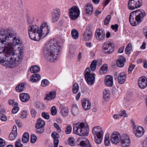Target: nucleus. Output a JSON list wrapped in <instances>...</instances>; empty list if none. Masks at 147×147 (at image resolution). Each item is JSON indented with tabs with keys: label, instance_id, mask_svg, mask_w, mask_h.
Wrapping results in <instances>:
<instances>
[{
	"label": "nucleus",
	"instance_id": "nucleus-24",
	"mask_svg": "<svg viewBox=\"0 0 147 147\" xmlns=\"http://www.w3.org/2000/svg\"><path fill=\"white\" fill-rule=\"evenodd\" d=\"M126 75L124 73H120L118 77V80L119 83L120 84H123L126 79Z\"/></svg>",
	"mask_w": 147,
	"mask_h": 147
},
{
	"label": "nucleus",
	"instance_id": "nucleus-51",
	"mask_svg": "<svg viewBox=\"0 0 147 147\" xmlns=\"http://www.w3.org/2000/svg\"><path fill=\"white\" fill-rule=\"evenodd\" d=\"M24 88V83L19 84V92H22Z\"/></svg>",
	"mask_w": 147,
	"mask_h": 147
},
{
	"label": "nucleus",
	"instance_id": "nucleus-2",
	"mask_svg": "<svg viewBox=\"0 0 147 147\" xmlns=\"http://www.w3.org/2000/svg\"><path fill=\"white\" fill-rule=\"evenodd\" d=\"M60 48L57 42L53 40H50L43 49V54L45 58L50 61L56 60Z\"/></svg>",
	"mask_w": 147,
	"mask_h": 147
},
{
	"label": "nucleus",
	"instance_id": "nucleus-54",
	"mask_svg": "<svg viewBox=\"0 0 147 147\" xmlns=\"http://www.w3.org/2000/svg\"><path fill=\"white\" fill-rule=\"evenodd\" d=\"M8 103L10 105H13L15 106H18V103L17 102H15L14 100H9L8 101Z\"/></svg>",
	"mask_w": 147,
	"mask_h": 147
},
{
	"label": "nucleus",
	"instance_id": "nucleus-17",
	"mask_svg": "<svg viewBox=\"0 0 147 147\" xmlns=\"http://www.w3.org/2000/svg\"><path fill=\"white\" fill-rule=\"evenodd\" d=\"M82 107L85 110H88L91 107V102L88 99H83L81 101Z\"/></svg>",
	"mask_w": 147,
	"mask_h": 147
},
{
	"label": "nucleus",
	"instance_id": "nucleus-58",
	"mask_svg": "<svg viewBox=\"0 0 147 147\" xmlns=\"http://www.w3.org/2000/svg\"><path fill=\"white\" fill-rule=\"evenodd\" d=\"M5 140L0 138V147H3L5 145Z\"/></svg>",
	"mask_w": 147,
	"mask_h": 147
},
{
	"label": "nucleus",
	"instance_id": "nucleus-45",
	"mask_svg": "<svg viewBox=\"0 0 147 147\" xmlns=\"http://www.w3.org/2000/svg\"><path fill=\"white\" fill-rule=\"evenodd\" d=\"M27 115V112L25 111H23L21 113L20 117L22 119L26 118Z\"/></svg>",
	"mask_w": 147,
	"mask_h": 147
},
{
	"label": "nucleus",
	"instance_id": "nucleus-31",
	"mask_svg": "<svg viewBox=\"0 0 147 147\" xmlns=\"http://www.w3.org/2000/svg\"><path fill=\"white\" fill-rule=\"evenodd\" d=\"M55 95L56 92L55 91L51 92L47 96L46 98L48 100H51L55 98Z\"/></svg>",
	"mask_w": 147,
	"mask_h": 147
},
{
	"label": "nucleus",
	"instance_id": "nucleus-1",
	"mask_svg": "<svg viewBox=\"0 0 147 147\" xmlns=\"http://www.w3.org/2000/svg\"><path fill=\"white\" fill-rule=\"evenodd\" d=\"M12 32L1 30L0 31V63L9 68H13L18 61V55L15 54L13 47L18 45V40L13 38Z\"/></svg>",
	"mask_w": 147,
	"mask_h": 147
},
{
	"label": "nucleus",
	"instance_id": "nucleus-44",
	"mask_svg": "<svg viewBox=\"0 0 147 147\" xmlns=\"http://www.w3.org/2000/svg\"><path fill=\"white\" fill-rule=\"evenodd\" d=\"M49 82L46 79L43 80L41 83V85L43 87H45L49 84Z\"/></svg>",
	"mask_w": 147,
	"mask_h": 147
},
{
	"label": "nucleus",
	"instance_id": "nucleus-50",
	"mask_svg": "<svg viewBox=\"0 0 147 147\" xmlns=\"http://www.w3.org/2000/svg\"><path fill=\"white\" fill-rule=\"evenodd\" d=\"M30 113L32 116L34 118H35L37 114V112L34 109H32L30 110Z\"/></svg>",
	"mask_w": 147,
	"mask_h": 147
},
{
	"label": "nucleus",
	"instance_id": "nucleus-35",
	"mask_svg": "<svg viewBox=\"0 0 147 147\" xmlns=\"http://www.w3.org/2000/svg\"><path fill=\"white\" fill-rule=\"evenodd\" d=\"M79 86L78 84H74L73 86L72 92L74 94H76L79 90Z\"/></svg>",
	"mask_w": 147,
	"mask_h": 147
},
{
	"label": "nucleus",
	"instance_id": "nucleus-37",
	"mask_svg": "<svg viewBox=\"0 0 147 147\" xmlns=\"http://www.w3.org/2000/svg\"><path fill=\"white\" fill-rule=\"evenodd\" d=\"M72 112L73 115L74 116L76 115L79 112L78 108L75 105H74L72 108Z\"/></svg>",
	"mask_w": 147,
	"mask_h": 147
},
{
	"label": "nucleus",
	"instance_id": "nucleus-16",
	"mask_svg": "<svg viewBox=\"0 0 147 147\" xmlns=\"http://www.w3.org/2000/svg\"><path fill=\"white\" fill-rule=\"evenodd\" d=\"M139 87L141 89H144L147 86V80L145 77H140L138 80Z\"/></svg>",
	"mask_w": 147,
	"mask_h": 147
},
{
	"label": "nucleus",
	"instance_id": "nucleus-4",
	"mask_svg": "<svg viewBox=\"0 0 147 147\" xmlns=\"http://www.w3.org/2000/svg\"><path fill=\"white\" fill-rule=\"evenodd\" d=\"M74 133L81 136H87L89 129L86 127L84 123L78 122L73 125Z\"/></svg>",
	"mask_w": 147,
	"mask_h": 147
},
{
	"label": "nucleus",
	"instance_id": "nucleus-32",
	"mask_svg": "<svg viewBox=\"0 0 147 147\" xmlns=\"http://www.w3.org/2000/svg\"><path fill=\"white\" fill-rule=\"evenodd\" d=\"M29 135L28 133H25L22 138V141L24 143L27 142L29 140Z\"/></svg>",
	"mask_w": 147,
	"mask_h": 147
},
{
	"label": "nucleus",
	"instance_id": "nucleus-21",
	"mask_svg": "<svg viewBox=\"0 0 147 147\" xmlns=\"http://www.w3.org/2000/svg\"><path fill=\"white\" fill-rule=\"evenodd\" d=\"M105 84L106 86H111L113 84V77L111 76H106L105 80Z\"/></svg>",
	"mask_w": 147,
	"mask_h": 147
},
{
	"label": "nucleus",
	"instance_id": "nucleus-52",
	"mask_svg": "<svg viewBox=\"0 0 147 147\" xmlns=\"http://www.w3.org/2000/svg\"><path fill=\"white\" fill-rule=\"evenodd\" d=\"M51 113L52 115H56L57 112L56 108L55 106H53L51 109Z\"/></svg>",
	"mask_w": 147,
	"mask_h": 147
},
{
	"label": "nucleus",
	"instance_id": "nucleus-8",
	"mask_svg": "<svg viewBox=\"0 0 147 147\" xmlns=\"http://www.w3.org/2000/svg\"><path fill=\"white\" fill-rule=\"evenodd\" d=\"M114 45L111 42L107 41L104 43L102 51L105 53L111 54L114 51Z\"/></svg>",
	"mask_w": 147,
	"mask_h": 147
},
{
	"label": "nucleus",
	"instance_id": "nucleus-23",
	"mask_svg": "<svg viewBox=\"0 0 147 147\" xmlns=\"http://www.w3.org/2000/svg\"><path fill=\"white\" fill-rule=\"evenodd\" d=\"M20 99L23 102H26L28 101L30 99V96L27 93H22L20 96Z\"/></svg>",
	"mask_w": 147,
	"mask_h": 147
},
{
	"label": "nucleus",
	"instance_id": "nucleus-18",
	"mask_svg": "<svg viewBox=\"0 0 147 147\" xmlns=\"http://www.w3.org/2000/svg\"><path fill=\"white\" fill-rule=\"evenodd\" d=\"M85 13L88 16L91 15L93 12V7L92 5L90 3L86 4L85 7Z\"/></svg>",
	"mask_w": 147,
	"mask_h": 147
},
{
	"label": "nucleus",
	"instance_id": "nucleus-34",
	"mask_svg": "<svg viewBox=\"0 0 147 147\" xmlns=\"http://www.w3.org/2000/svg\"><path fill=\"white\" fill-rule=\"evenodd\" d=\"M103 98L105 100L107 101L109 99L110 94L108 91L105 90L103 92Z\"/></svg>",
	"mask_w": 147,
	"mask_h": 147
},
{
	"label": "nucleus",
	"instance_id": "nucleus-56",
	"mask_svg": "<svg viewBox=\"0 0 147 147\" xmlns=\"http://www.w3.org/2000/svg\"><path fill=\"white\" fill-rule=\"evenodd\" d=\"M118 25L116 24L115 25H112L111 26V28L114 30L115 32H116L118 30Z\"/></svg>",
	"mask_w": 147,
	"mask_h": 147
},
{
	"label": "nucleus",
	"instance_id": "nucleus-3",
	"mask_svg": "<svg viewBox=\"0 0 147 147\" xmlns=\"http://www.w3.org/2000/svg\"><path fill=\"white\" fill-rule=\"evenodd\" d=\"M145 15V12L142 9L133 11L129 16V22L132 26H136L143 21Z\"/></svg>",
	"mask_w": 147,
	"mask_h": 147
},
{
	"label": "nucleus",
	"instance_id": "nucleus-12",
	"mask_svg": "<svg viewBox=\"0 0 147 147\" xmlns=\"http://www.w3.org/2000/svg\"><path fill=\"white\" fill-rule=\"evenodd\" d=\"M121 138V135L117 131L113 132L111 135V141L115 144H117L119 142Z\"/></svg>",
	"mask_w": 147,
	"mask_h": 147
},
{
	"label": "nucleus",
	"instance_id": "nucleus-43",
	"mask_svg": "<svg viewBox=\"0 0 147 147\" xmlns=\"http://www.w3.org/2000/svg\"><path fill=\"white\" fill-rule=\"evenodd\" d=\"M111 18V17L110 15H108L107 16L104 22L105 25L107 26L109 24V23L110 21Z\"/></svg>",
	"mask_w": 147,
	"mask_h": 147
},
{
	"label": "nucleus",
	"instance_id": "nucleus-62",
	"mask_svg": "<svg viewBox=\"0 0 147 147\" xmlns=\"http://www.w3.org/2000/svg\"><path fill=\"white\" fill-rule=\"evenodd\" d=\"M59 17L58 16H57L53 15L52 18V22H57V20L59 19Z\"/></svg>",
	"mask_w": 147,
	"mask_h": 147
},
{
	"label": "nucleus",
	"instance_id": "nucleus-10",
	"mask_svg": "<svg viewBox=\"0 0 147 147\" xmlns=\"http://www.w3.org/2000/svg\"><path fill=\"white\" fill-rule=\"evenodd\" d=\"M69 14L71 19L75 20L79 17L80 11L77 7L75 6H73L69 9Z\"/></svg>",
	"mask_w": 147,
	"mask_h": 147
},
{
	"label": "nucleus",
	"instance_id": "nucleus-33",
	"mask_svg": "<svg viewBox=\"0 0 147 147\" xmlns=\"http://www.w3.org/2000/svg\"><path fill=\"white\" fill-rule=\"evenodd\" d=\"M72 38L74 39H77L78 36V31L75 29L72 30L71 32Z\"/></svg>",
	"mask_w": 147,
	"mask_h": 147
},
{
	"label": "nucleus",
	"instance_id": "nucleus-61",
	"mask_svg": "<svg viewBox=\"0 0 147 147\" xmlns=\"http://www.w3.org/2000/svg\"><path fill=\"white\" fill-rule=\"evenodd\" d=\"M68 142L70 144L71 146H74L75 144V143L73 140L71 138H69L68 139Z\"/></svg>",
	"mask_w": 147,
	"mask_h": 147
},
{
	"label": "nucleus",
	"instance_id": "nucleus-59",
	"mask_svg": "<svg viewBox=\"0 0 147 147\" xmlns=\"http://www.w3.org/2000/svg\"><path fill=\"white\" fill-rule=\"evenodd\" d=\"M42 115L44 118L48 119L49 118V116L47 113L43 112L42 114Z\"/></svg>",
	"mask_w": 147,
	"mask_h": 147
},
{
	"label": "nucleus",
	"instance_id": "nucleus-42",
	"mask_svg": "<svg viewBox=\"0 0 147 147\" xmlns=\"http://www.w3.org/2000/svg\"><path fill=\"white\" fill-rule=\"evenodd\" d=\"M103 137H94V142L97 144H100L101 143Z\"/></svg>",
	"mask_w": 147,
	"mask_h": 147
},
{
	"label": "nucleus",
	"instance_id": "nucleus-49",
	"mask_svg": "<svg viewBox=\"0 0 147 147\" xmlns=\"http://www.w3.org/2000/svg\"><path fill=\"white\" fill-rule=\"evenodd\" d=\"M30 142L32 143H34L37 140V137L34 134H32L31 136Z\"/></svg>",
	"mask_w": 147,
	"mask_h": 147
},
{
	"label": "nucleus",
	"instance_id": "nucleus-6",
	"mask_svg": "<svg viewBox=\"0 0 147 147\" xmlns=\"http://www.w3.org/2000/svg\"><path fill=\"white\" fill-rule=\"evenodd\" d=\"M90 70L89 68H87L85 73V78L87 83L90 85H93L95 81V77L94 74L90 73Z\"/></svg>",
	"mask_w": 147,
	"mask_h": 147
},
{
	"label": "nucleus",
	"instance_id": "nucleus-26",
	"mask_svg": "<svg viewBox=\"0 0 147 147\" xmlns=\"http://www.w3.org/2000/svg\"><path fill=\"white\" fill-rule=\"evenodd\" d=\"M40 78L41 76L39 74H36L31 76L30 80L32 82H36L40 79Z\"/></svg>",
	"mask_w": 147,
	"mask_h": 147
},
{
	"label": "nucleus",
	"instance_id": "nucleus-14",
	"mask_svg": "<svg viewBox=\"0 0 147 147\" xmlns=\"http://www.w3.org/2000/svg\"><path fill=\"white\" fill-rule=\"evenodd\" d=\"M92 132L94 137H103V130L100 126H96L93 127Z\"/></svg>",
	"mask_w": 147,
	"mask_h": 147
},
{
	"label": "nucleus",
	"instance_id": "nucleus-7",
	"mask_svg": "<svg viewBox=\"0 0 147 147\" xmlns=\"http://www.w3.org/2000/svg\"><path fill=\"white\" fill-rule=\"evenodd\" d=\"M47 23H43L40 28H38V34H40V40L45 37L49 33V30Z\"/></svg>",
	"mask_w": 147,
	"mask_h": 147
},
{
	"label": "nucleus",
	"instance_id": "nucleus-53",
	"mask_svg": "<svg viewBox=\"0 0 147 147\" xmlns=\"http://www.w3.org/2000/svg\"><path fill=\"white\" fill-rule=\"evenodd\" d=\"M0 119L3 121H5L7 120L6 116L3 114H0Z\"/></svg>",
	"mask_w": 147,
	"mask_h": 147
},
{
	"label": "nucleus",
	"instance_id": "nucleus-20",
	"mask_svg": "<svg viewBox=\"0 0 147 147\" xmlns=\"http://www.w3.org/2000/svg\"><path fill=\"white\" fill-rule=\"evenodd\" d=\"M51 136L53 138L54 147H57L59 142L58 138L59 137V134L55 132H53L51 134Z\"/></svg>",
	"mask_w": 147,
	"mask_h": 147
},
{
	"label": "nucleus",
	"instance_id": "nucleus-30",
	"mask_svg": "<svg viewBox=\"0 0 147 147\" xmlns=\"http://www.w3.org/2000/svg\"><path fill=\"white\" fill-rule=\"evenodd\" d=\"M80 144L82 147H92L89 141L88 140H86L85 141H81L80 142Z\"/></svg>",
	"mask_w": 147,
	"mask_h": 147
},
{
	"label": "nucleus",
	"instance_id": "nucleus-40",
	"mask_svg": "<svg viewBox=\"0 0 147 147\" xmlns=\"http://www.w3.org/2000/svg\"><path fill=\"white\" fill-rule=\"evenodd\" d=\"M18 135L17 132H11L9 136V138L10 140H12L15 139Z\"/></svg>",
	"mask_w": 147,
	"mask_h": 147
},
{
	"label": "nucleus",
	"instance_id": "nucleus-5",
	"mask_svg": "<svg viewBox=\"0 0 147 147\" xmlns=\"http://www.w3.org/2000/svg\"><path fill=\"white\" fill-rule=\"evenodd\" d=\"M28 30L29 37L32 40L36 41L40 40V34H38V27L37 26H30Z\"/></svg>",
	"mask_w": 147,
	"mask_h": 147
},
{
	"label": "nucleus",
	"instance_id": "nucleus-9",
	"mask_svg": "<svg viewBox=\"0 0 147 147\" xmlns=\"http://www.w3.org/2000/svg\"><path fill=\"white\" fill-rule=\"evenodd\" d=\"M142 0H129L127 5L128 9L132 10L140 7L142 4Z\"/></svg>",
	"mask_w": 147,
	"mask_h": 147
},
{
	"label": "nucleus",
	"instance_id": "nucleus-11",
	"mask_svg": "<svg viewBox=\"0 0 147 147\" xmlns=\"http://www.w3.org/2000/svg\"><path fill=\"white\" fill-rule=\"evenodd\" d=\"M120 141L122 147H128L130 145V140L129 137L126 134L123 135Z\"/></svg>",
	"mask_w": 147,
	"mask_h": 147
},
{
	"label": "nucleus",
	"instance_id": "nucleus-38",
	"mask_svg": "<svg viewBox=\"0 0 147 147\" xmlns=\"http://www.w3.org/2000/svg\"><path fill=\"white\" fill-rule=\"evenodd\" d=\"M97 61L96 60H94L92 61L90 65V68L91 69L92 71H94L95 70Z\"/></svg>",
	"mask_w": 147,
	"mask_h": 147
},
{
	"label": "nucleus",
	"instance_id": "nucleus-47",
	"mask_svg": "<svg viewBox=\"0 0 147 147\" xmlns=\"http://www.w3.org/2000/svg\"><path fill=\"white\" fill-rule=\"evenodd\" d=\"M72 127L71 125H68L66 128L65 130V133L67 134H70L72 131Z\"/></svg>",
	"mask_w": 147,
	"mask_h": 147
},
{
	"label": "nucleus",
	"instance_id": "nucleus-28",
	"mask_svg": "<svg viewBox=\"0 0 147 147\" xmlns=\"http://www.w3.org/2000/svg\"><path fill=\"white\" fill-rule=\"evenodd\" d=\"M40 70V67L36 65L32 66L30 69V72L32 73H36L38 72Z\"/></svg>",
	"mask_w": 147,
	"mask_h": 147
},
{
	"label": "nucleus",
	"instance_id": "nucleus-13",
	"mask_svg": "<svg viewBox=\"0 0 147 147\" xmlns=\"http://www.w3.org/2000/svg\"><path fill=\"white\" fill-rule=\"evenodd\" d=\"M133 130L135 136L137 137L142 136L144 134V129L141 126H134L133 128Z\"/></svg>",
	"mask_w": 147,
	"mask_h": 147
},
{
	"label": "nucleus",
	"instance_id": "nucleus-57",
	"mask_svg": "<svg viewBox=\"0 0 147 147\" xmlns=\"http://www.w3.org/2000/svg\"><path fill=\"white\" fill-rule=\"evenodd\" d=\"M119 116L124 117H127V115L126 113V111L125 110L121 111Z\"/></svg>",
	"mask_w": 147,
	"mask_h": 147
},
{
	"label": "nucleus",
	"instance_id": "nucleus-15",
	"mask_svg": "<svg viewBox=\"0 0 147 147\" xmlns=\"http://www.w3.org/2000/svg\"><path fill=\"white\" fill-rule=\"evenodd\" d=\"M95 34L96 38L98 40H102L105 38V32L102 29L99 28L97 30Z\"/></svg>",
	"mask_w": 147,
	"mask_h": 147
},
{
	"label": "nucleus",
	"instance_id": "nucleus-64",
	"mask_svg": "<svg viewBox=\"0 0 147 147\" xmlns=\"http://www.w3.org/2000/svg\"><path fill=\"white\" fill-rule=\"evenodd\" d=\"M143 146V147H147V138L146 140L144 141Z\"/></svg>",
	"mask_w": 147,
	"mask_h": 147
},
{
	"label": "nucleus",
	"instance_id": "nucleus-27",
	"mask_svg": "<svg viewBox=\"0 0 147 147\" xmlns=\"http://www.w3.org/2000/svg\"><path fill=\"white\" fill-rule=\"evenodd\" d=\"M60 112L63 117H66L68 115L69 111L67 107H63L61 109Z\"/></svg>",
	"mask_w": 147,
	"mask_h": 147
},
{
	"label": "nucleus",
	"instance_id": "nucleus-36",
	"mask_svg": "<svg viewBox=\"0 0 147 147\" xmlns=\"http://www.w3.org/2000/svg\"><path fill=\"white\" fill-rule=\"evenodd\" d=\"M107 69V64L104 65L100 68V73L103 74L106 72Z\"/></svg>",
	"mask_w": 147,
	"mask_h": 147
},
{
	"label": "nucleus",
	"instance_id": "nucleus-46",
	"mask_svg": "<svg viewBox=\"0 0 147 147\" xmlns=\"http://www.w3.org/2000/svg\"><path fill=\"white\" fill-rule=\"evenodd\" d=\"M36 132L38 134H41L44 131V129L43 127H36Z\"/></svg>",
	"mask_w": 147,
	"mask_h": 147
},
{
	"label": "nucleus",
	"instance_id": "nucleus-22",
	"mask_svg": "<svg viewBox=\"0 0 147 147\" xmlns=\"http://www.w3.org/2000/svg\"><path fill=\"white\" fill-rule=\"evenodd\" d=\"M92 32L90 30L86 31L83 34V39L86 41L90 40L92 38Z\"/></svg>",
	"mask_w": 147,
	"mask_h": 147
},
{
	"label": "nucleus",
	"instance_id": "nucleus-63",
	"mask_svg": "<svg viewBox=\"0 0 147 147\" xmlns=\"http://www.w3.org/2000/svg\"><path fill=\"white\" fill-rule=\"evenodd\" d=\"M135 67V66L134 65H131L129 67V68L128 69L129 73H131V72L132 71L134 68Z\"/></svg>",
	"mask_w": 147,
	"mask_h": 147
},
{
	"label": "nucleus",
	"instance_id": "nucleus-60",
	"mask_svg": "<svg viewBox=\"0 0 147 147\" xmlns=\"http://www.w3.org/2000/svg\"><path fill=\"white\" fill-rule=\"evenodd\" d=\"M18 111V107H17V106H15L13 108L12 110V113L15 114Z\"/></svg>",
	"mask_w": 147,
	"mask_h": 147
},
{
	"label": "nucleus",
	"instance_id": "nucleus-41",
	"mask_svg": "<svg viewBox=\"0 0 147 147\" xmlns=\"http://www.w3.org/2000/svg\"><path fill=\"white\" fill-rule=\"evenodd\" d=\"M132 49V45L131 43H129L127 46L125 50V52L127 54H129Z\"/></svg>",
	"mask_w": 147,
	"mask_h": 147
},
{
	"label": "nucleus",
	"instance_id": "nucleus-29",
	"mask_svg": "<svg viewBox=\"0 0 147 147\" xmlns=\"http://www.w3.org/2000/svg\"><path fill=\"white\" fill-rule=\"evenodd\" d=\"M45 125V122L41 118H39L37 120L36 124V127H43Z\"/></svg>",
	"mask_w": 147,
	"mask_h": 147
},
{
	"label": "nucleus",
	"instance_id": "nucleus-55",
	"mask_svg": "<svg viewBox=\"0 0 147 147\" xmlns=\"http://www.w3.org/2000/svg\"><path fill=\"white\" fill-rule=\"evenodd\" d=\"M60 10L58 9H56L54 11L53 16H58L59 17Z\"/></svg>",
	"mask_w": 147,
	"mask_h": 147
},
{
	"label": "nucleus",
	"instance_id": "nucleus-19",
	"mask_svg": "<svg viewBox=\"0 0 147 147\" xmlns=\"http://www.w3.org/2000/svg\"><path fill=\"white\" fill-rule=\"evenodd\" d=\"M24 47L22 42L19 39V62L22 61L23 58Z\"/></svg>",
	"mask_w": 147,
	"mask_h": 147
},
{
	"label": "nucleus",
	"instance_id": "nucleus-25",
	"mask_svg": "<svg viewBox=\"0 0 147 147\" xmlns=\"http://www.w3.org/2000/svg\"><path fill=\"white\" fill-rule=\"evenodd\" d=\"M125 59L122 56H120L117 60V64L120 67H122L124 65Z\"/></svg>",
	"mask_w": 147,
	"mask_h": 147
},
{
	"label": "nucleus",
	"instance_id": "nucleus-48",
	"mask_svg": "<svg viewBox=\"0 0 147 147\" xmlns=\"http://www.w3.org/2000/svg\"><path fill=\"white\" fill-rule=\"evenodd\" d=\"M76 48L74 46H71L70 47L69 52L71 55L74 54L76 52Z\"/></svg>",
	"mask_w": 147,
	"mask_h": 147
},
{
	"label": "nucleus",
	"instance_id": "nucleus-39",
	"mask_svg": "<svg viewBox=\"0 0 147 147\" xmlns=\"http://www.w3.org/2000/svg\"><path fill=\"white\" fill-rule=\"evenodd\" d=\"M105 144L106 146H108L110 143V141L109 139V134H106L105 136L104 140Z\"/></svg>",
	"mask_w": 147,
	"mask_h": 147
}]
</instances>
